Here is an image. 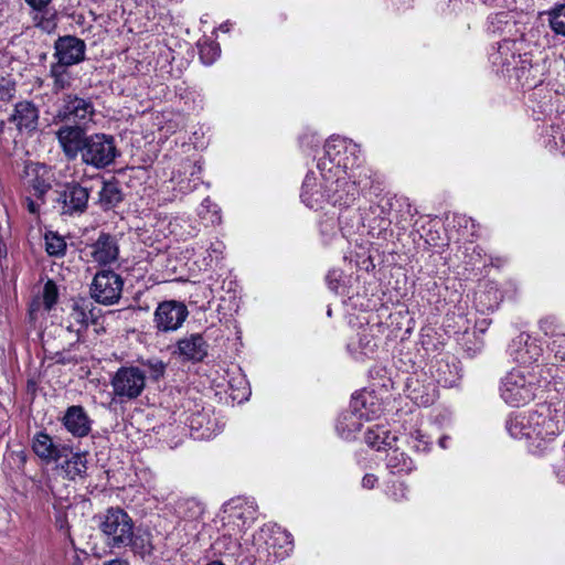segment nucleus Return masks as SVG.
<instances>
[{
  "label": "nucleus",
  "mask_w": 565,
  "mask_h": 565,
  "mask_svg": "<svg viewBox=\"0 0 565 565\" xmlns=\"http://www.w3.org/2000/svg\"><path fill=\"white\" fill-rule=\"evenodd\" d=\"M26 201H28L26 207H28L29 212L36 213L38 209H39L38 204L34 201H32L31 199H28Z\"/></svg>",
  "instance_id": "49530a36"
},
{
  "label": "nucleus",
  "mask_w": 565,
  "mask_h": 565,
  "mask_svg": "<svg viewBox=\"0 0 565 565\" xmlns=\"http://www.w3.org/2000/svg\"><path fill=\"white\" fill-rule=\"evenodd\" d=\"M225 513L230 522L244 531L256 520L257 507L253 500L236 499L227 504Z\"/></svg>",
  "instance_id": "6ab92c4d"
},
{
  "label": "nucleus",
  "mask_w": 565,
  "mask_h": 565,
  "mask_svg": "<svg viewBox=\"0 0 565 565\" xmlns=\"http://www.w3.org/2000/svg\"><path fill=\"white\" fill-rule=\"evenodd\" d=\"M396 441L397 437L384 425H373L365 433V443L376 450L392 449Z\"/></svg>",
  "instance_id": "a878e982"
},
{
  "label": "nucleus",
  "mask_w": 565,
  "mask_h": 565,
  "mask_svg": "<svg viewBox=\"0 0 565 565\" xmlns=\"http://www.w3.org/2000/svg\"><path fill=\"white\" fill-rule=\"evenodd\" d=\"M110 385L120 402L136 399L146 387V374L138 366H121L111 376Z\"/></svg>",
  "instance_id": "0eeeda50"
},
{
  "label": "nucleus",
  "mask_w": 565,
  "mask_h": 565,
  "mask_svg": "<svg viewBox=\"0 0 565 565\" xmlns=\"http://www.w3.org/2000/svg\"><path fill=\"white\" fill-rule=\"evenodd\" d=\"M122 200V194L116 183L105 182L99 191V204L104 210L115 207Z\"/></svg>",
  "instance_id": "2f4dec72"
},
{
  "label": "nucleus",
  "mask_w": 565,
  "mask_h": 565,
  "mask_svg": "<svg viewBox=\"0 0 565 565\" xmlns=\"http://www.w3.org/2000/svg\"><path fill=\"white\" fill-rule=\"evenodd\" d=\"M377 482V477L371 473H367L362 479V487L365 489H373Z\"/></svg>",
  "instance_id": "a18cd8bd"
},
{
  "label": "nucleus",
  "mask_w": 565,
  "mask_h": 565,
  "mask_svg": "<svg viewBox=\"0 0 565 565\" xmlns=\"http://www.w3.org/2000/svg\"><path fill=\"white\" fill-rule=\"evenodd\" d=\"M64 322L67 331L74 332L79 337L90 323L95 322L92 301L86 298L73 299L68 305Z\"/></svg>",
  "instance_id": "4468645a"
},
{
  "label": "nucleus",
  "mask_w": 565,
  "mask_h": 565,
  "mask_svg": "<svg viewBox=\"0 0 565 565\" xmlns=\"http://www.w3.org/2000/svg\"><path fill=\"white\" fill-rule=\"evenodd\" d=\"M347 149L345 139L330 138L324 145L326 158L320 159L318 163L326 186L332 192V195L329 196L332 205L349 206L361 194L359 186L347 177L348 163L342 162L340 158V154Z\"/></svg>",
  "instance_id": "f257e3e1"
},
{
  "label": "nucleus",
  "mask_w": 565,
  "mask_h": 565,
  "mask_svg": "<svg viewBox=\"0 0 565 565\" xmlns=\"http://www.w3.org/2000/svg\"><path fill=\"white\" fill-rule=\"evenodd\" d=\"M86 44L74 35L60 36L54 43L55 63L68 66L76 65L85 60Z\"/></svg>",
  "instance_id": "2eb2a0df"
},
{
  "label": "nucleus",
  "mask_w": 565,
  "mask_h": 565,
  "mask_svg": "<svg viewBox=\"0 0 565 565\" xmlns=\"http://www.w3.org/2000/svg\"><path fill=\"white\" fill-rule=\"evenodd\" d=\"M88 135L79 125L64 124L55 131L58 146L68 160H75L82 152Z\"/></svg>",
  "instance_id": "f8f14e48"
},
{
  "label": "nucleus",
  "mask_w": 565,
  "mask_h": 565,
  "mask_svg": "<svg viewBox=\"0 0 565 565\" xmlns=\"http://www.w3.org/2000/svg\"><path fill=\"white\" fill-rule=\"evenodd\" d=\"M118 245L109 234H102L92 245V257L100 265H107L115 262L118 257Z\"/></svg>",
  "instance_id": "b1692460"
},
{
  "label": "nucleus",
  "mask_w": 565,
  "mask_h": 565,
  "mask_svg": "<svg viewBox=\"0 0 565 565\" xmlns=\"http://www.w3.org/2000/svg\"><path fill=\"white\" fill-rule=\"evenodd\" d=\"M95 107L90 98H84L76 94H65L56 110L55 119L64 124L84 126L93 121Z\"/></svg>",
  "instance_id": "1a4fd4ad"
},
{
  "label": "nucleus",
  "mask_w": 565,
  "mask_h": 565,
  "mask_svg": "<svg viewBox=\"0 0 565 565\" xmlns=\"http://www.w3.org/2000/svg\"><path fill=\"white\" fill-rule=\"evenodd\" d=\"M174 512L183 521L195 522L201 519L204 507L195 498H180L174 503Z\"/></svg>",
  "instance_id": "cd10ccee"
},
{
  "label": "nucleus",
  "mask_w": 565,
  "mask_h": 565,
  "mask_svg": "<svg viewBox=\"0 0 565 565\" xmlns=\"http://www.w3.org/2000/svg\"><path fill=\"white\" fill-rule=\"evenodd\" d=\"M210 203H211V202H210V200H209V199H205V200L203 201V204H202V205H203V206H207Z\"/></svg>",
  "instance_id": "864d4df0"
},
{
  "label": "nucleus",
  "mask_w": 565,
  "mask_h": 565,
  "mask_svg": "<svg viewBox=\"0 0 565 565\" xmlns=\"http://www.w3.org/2000/svg\"><path fill=\"white\" fill-rule=\"evenodd\" d=\"M105 565H121V564L118 561H111V562H109L108 564H105Z\"/></svg>",
  "instance_id": "603ef678"
},
{
  "label": "nucleus",
  "mask_w": 565,
  "mask_h": 565,
  "mask_svg": "<svg viewBox=\"0 0 565 565\" xmlns=\"http://www.w3.org/2000/svg\"><path fill=\"white\" fill-rule=\"evenodd\" d=\"M209 344L200 333L183 337L177 342V352L186 361L201 362L207 355Z\"/></svg>",
  "instance_id": "4be33fe9"
},
{
  "label": "nucleus",
  "mask_w": 565,
  "mask_h": 565,
  "mask_svg": "<svg viewBox=\"0 0 565 565\" xmlns=\"http://www.w3.org/2000/svg\"><path fill=\"white\" fill-rule=\"evenodd\" d=\"M70 67L68 65L58 63H52L50 65L49 76L53 81L52 92L54 94L70 89L73 86L75 77Z\"/></svg>",
  "instance_id": "c85d7f7f"
},
{
  "label": "nucleus",
  "mask_w": 565,
  "mask_h": 565,
  "mask_svg": "<svg viewBox=\"0 0 565 565\" xmlns=\"http://www.w3.org/2000/svg\"><path fill=\"white\" fill-rule=\"evenodd\" d=\"M535 375L523 370H512L502 380L501 397L507 404L519 407L531 402L535 396Z\"/></svg>",
  "instance_id": "39448f33"
},
{
  "label": "nucleus",
  "mask_w": 565,
  "mask_h": 565,
  "mask_svg": "<svg viewBox=\"0 0 565 565\" xmlns=\"http://www.w3.org/2000/svg\"><path fill=\"white\" fill-rule=\"evenodd\" d=\"M360 398H354L353 402V412L351 414L344 415L343 420H339L338 423V430L344 438H349L352 431L359 430L361 424L358 422V419L365 418L366 420L377 417L381 409L377 407L376 409H372L371 413H369L366 408V404L369 399H373L374 397L372 395L369 396H361Z\"/></svg>",
  "instance_id": "dca6fc26"
},
{
  "label": "nucleus",
  "mask_w": 565,
  "mask_h": 565,
  "mask_svg": "<svg viewBox=\"0 0 565 565\" xmlns=\"http://www.w3.org/2000/svg\"><path fill=\"white\" fill-rule=\"evenodd\" d=\"M140 364L146 369L143 372L153 381H159L166 373L167 364L158 358L141 360Z\"/></svg>",
  "instance_id": "e433bc0d"
},
{
  "label": "nucleus",
  "mask_w": 565,
  "mask_h": 565,
  "mask_svg": "<svg viewBox=\"0 0 565 565\" xmlns=\"http://www.w3.org/2000/svg\"><path fill=\"white\" fill-rule=\"evenodd\" d=\"M221 29L225 30V31H228V28L224 26V25H221Z\"/></svg>",
  "instance_id": "6e6d98bb"
},
{
  "label": "nucleus",
  "mask_w": 565,
  "mask_h": 565,
  "mask_svg": "<svg viewBox=\"0 0 565 565\" xmlns=\"http://www.w3.org/2000/svg\"><path fill=\"white\" fill-rule=\"evenodd\" d=\"M379 347V341L374 334V326L361 327L348 342V351L355 360L372 356Z\"/></svg>",
  "instance_id": "f3484780"
},
{
  "label": "nucleus",
  "mask_w": 565,
  "mask_h": 565,
  "mask_svg": "<svg viewBox=\"0 0 565 565\" xmlns=\"http://www.w3.org/2000/svg\"><path fill=\"white\" fill-rule=\"evenodd\" d=\"M57 298V287L52 280H49L43 288V305L45 310L50 311L56 305Z\"/></svg>",
  "instance_id": "ea45409f"
},
{
  "label": "nucleus",
  "mask_w": 565,
  "mask_h": 565,
  "mask_svg": "<svg viewBox=\"0 0 565 565\" xmlns=\"http://www.w3.org/2000/svg\"><path fill=\"white\" fill-rule=\"evenodd\" d=\"M188 316L189 310L183 302L166 300L156 308L153 323L160 332H173L182 327Z\"/></svg>",
  "instance_id": "9b49d317"
},
{
  "label": "nucleus",
  "mask_w": 565,
  "mask_h": 565,
  "mask_svg": "<svg viewBox=\"0 0 565 565\" xmlns=\"http://www.w3.org/2000/svg\"><path fill=\"white\" fill-rule=\"evenodd\" d=\"M341 277H342L341 270H339V269L329 270V273H328V275L326 277V280H327V284H328L329 288L332 291H337L338 290Z\"/></svg>",
  "instance_id": "79ce46f5"
},
{
  "label": "nucleus",
  "mask_w": 565,
  "mask_h": 565,
  "mask_svg": "<svg viewBox=\"0 0 565 565\" xmlns=\"http://www.w3.org/2000/svg\"><path fill=\"white\" fill-rule=\"evenodd\" d=\"M40 110L30 100L19 102L14 105L9 121L13 122L19 131L34 132L39 126Z\"/></svg>",
  "instance_id": "aec40b11"
},
{
  "label": "nucleus",
  "mask_w": 565,
  "mask_h": 565,
  "mask_svg": "<svg viewBox=\"0 0 565 565\" xmlns=\"http://www.w3.org/2000/svg\"><path fill=\"white\" fill-rule=\"evenodd\" d=\"M323 186L322 191V185L318 184L313 177L307 175L302 184V202L310 209H322L326 202H330L329 196L332 195L326 184Z\"/></svg>",
  "instance_id": "5701e85b"
},
{
  "label": "nucleus",
  "mask_w": 565,
  "mask_h": 565,
  "mask_svg": "<svg viewBox=\"0 0 565 565\" xmlns=\"http://www.w3.org/2000/svg\"><path fill=\"white\" fill-rule=\"evenodd\" d=\"M273 542H266L270 547L274 548V554L276 557H284L287 555L288 550L280 551L284 546L279 545V550H276V543H279L282 541L285 544L290 545L291 542L289 541V535L281 531L280 529H277L276 531H273V535L270 537Z\"/></svg>",
  "instance_id": "58836bf2"
},
{
  "label": "nucleus",
  "mask_w": 565,
  "mask_h": 565,
  "mask_svg": "<svg viewBox=\"0 0 565 565\" xmlns=\"http://www.w3.org/2000/svg\"><path fill=\"white\" fill-rule=\"evenodd\" d=\"M221 29L225 30V31H228V28L224 26V25H221Z\"/></svg>",
  "instance_id": "5fc2aeb1"
},
{
  "label": "nucleus",
  "mask_w": 565,
  "mask_h": 565,
  "mask_svg": "<svg viewBox=\"0 0 565 565\" xmlns=\"http://www.w3.org/2000/svg\"><path fill=\"white\" fill-rule=\"evenodd\" d=\"M221 29L225 30V31H228V28L224 26V25H221Z\"/></svg>",
  "instance_id": "4d7b16f0"
},
{
  "label": "nucleus",
  "mask_w": 565,
  "mask_h": 565,
  "mask_svg": "<svg viewBox=\"0 0 565 565\" xmlns=\"http://www.w3.org/2000/svg\"><path fill=\"white\" fill-rule=\"evenodd\" d=\"M62 423L74 437H85L92 430V419L81 405L70 406L62 418Z\"/></svg>",
  "instance_id": "412c9836"
},
{
  "label": "nucleus",
  "mask_w": 565,
  "mask_h": 565,
  "mask_svg": "<svg viewBox=\"0 0 565 565\" xmlns=\"http://www.w3.org/2000/svg\"><path fill=\"white\" fill-rule=\"evenodd\" d=\"M124 281L121 277L113 270H102L94 277L90 294L99 303L114 305L121 297Z\"/></svg>",
  "instance_id": "9d476101"
},
{
  "label": "nucleus",
  "mask_w": 565,
  "mask_h": 565,
  "mask_svg": "<svg viewBox=\"0 0 565 565\" xmlns=\"http://www.w3.org/2000/svg\"><path fill=\"white\" fill-rule=\"evenodd\" d=\"M32 450L46 465L58 463L64 457H68L72 447L55 441L47 433L39 431L33 436Z\"/></svg>",
  "instance_id": "ddd939ff"
},
{
  "label": "nucleus",
  "mask_w": 565,
  "mask_h": 565,
  "mask_svg": "<svg viewBox=\"0 0 565 565\" xmlns=\"http://www.w3.org/2000/svg\"><path fill=\"white\" fill-rule=\"evenodd\" d=\"M99 529L110 548L126 547L132 542V519L120 508H109L100 516Z\"/></svg>",
  "instance_id": "20e7f679"
},
{
  "label": "nucleus",
  "mask_w": 565,
  "mask_h": 565,
  "mask_svg": "<svg viewBox=\"0 0 565 565\" xmlns=\"http://www.w3.org/2000/svg\"><path fill=\"white\" fill-rule=\"evenodd\" d=\"M565 342L559 341V339H555L552 342V351L555 353V358L561 361H565V349H563Z\"/></svg>",
  "instance_id": "37998d69"
},
{
  "label": "nucleus",
  "mask_w": 565,
  "mask_h": 565,
  "mask_svg": "<svg viewBox=\"0 0 565 565\" xmlns=\"http://www.w3.org/2000/svg\"><path fill=\"white\" fill-rule=\"evenodd\" d=\"M551 29L559 35L565 36V4H559L548 12Z\"/></svg>",
  "instance_id": "c9c22d12"
},
{
  "label": "nucleus",
  "mask_w": 565,
  "mask_h": 565,
  "mask_svg": "<svg viewBox=\"0 0 565 565\" xmlns=\"http://www.w3.org/2000/svg\"><path fill=\"white\" fill-rule=\"evenodd\" d=\"M507 429L514 439H525L533 450H541L561 431L558 420L548 408L519 414L507 422Z\"/></svg>",
  "instance_id": "f03ea898"
},
{
  "label": "nucleus",
  "mask_w": 565,
  "mask_h": 565,
  "mask_svg": "<svg viewBox=\"0 0 565 565\" xmlns=\"http://www.w3.org/2000/svg\"><path fill=\"white\" fill-rule=\"evenodd\" d=\"M32 171L34 178L31 181V186L36 198L43 201L44 195L52 188V172L45 164H35Z\"/></svg>",
  "instance_id": "c756f323"
},
{
  "label": "nucleus",
  "mask_w": 565,
  "mask_h": 565,
  "mask_svg": "<svg viewBox=\"0 0 565 565\" xmlns=\"http://www.w3.org/2000/svg\"><path fill=\"white\" fill-rule=\"evenodd\" d=\"M510 354L513 360L520 364H532L536 362L543 353L542 345L537 340L532 339L529 334L521 333L510 345Z\"/></svg>",
  "instance_id": "a211bd4d"
},
{
  "label": "nucleus",
  "mask_w": 565,
  "mask_h": 565,
  "mask_svg": "<svg viewBox=\"0 0 565 565\" xmlns=\"http://www.w3.org/2000/svg\"><path fill=\"white\" fill-rule=\"evenodd\" d=\"M449 437L448 436H443L441 438H439V446L441 448H447V441H448Z\"/></svg>",
  "instance_id": "09e8293b"
},
{
  "label": "nucleus",
  "mask_w": 565,
  "mask_h": 565,
  "mask_svg": "<svg viewBox=\"0 0 565 565\" xmlns=\"http://www.w3.org/2000/svg\"><path fill=\"white\" fill-rule=\"evenodd\" d=\"M347 177L352 183L359 186L360 193L372 189V172L367 168H358V171H352V173L347 174Z\"/></svg>",
  "instance_id": "72a5a7b5"
},
{
  "label": "nucleus",
  "mask_w": 565,
  "mask_h": 565,
  "mask_svg": "<svg viewBox=\"0 0 565 565\" xmlns=\"http://www.w3.org/2000/svg\"><path fill=\"white\" fill-rule=\"evenodd\" d=\"M15 94V84L9 81H3L0 83V100L9 102L14 97Z\"/></svg>",
  "instance_id": "a19ab883"
},
{
  "label": "nucleus",
  "mask_w": 565,
  "mask_h": 565,
  "mask_svg": "<svg viewBox=\"0 0 565 565\" xmlns=\"http://www.w3.org/2000/svg\"><path fill=\"white\" fill-rule=\"evenodd\" d=\"M60 468L64 472V477L68 480L83 479L87 471V460L85 454L71 452L68 457H64L58 462Z\"/></svg>",
  "instance_id": "bb28decb"
},
{
  "label": "nucleus",
  "mask_w": 565,
  "mask_h": 565,
  "mask_svg": "<svg viewBox=\"0 0 565 565\" xmlns=\"http://www.w3.org/2000/svg\"><path fill=\"white\" fill-rule=\"evenodd\" d=\"M491 61L499 71L509 76L514 77L522 86L535 85L531 81L532 62L527 54H520L516 43L511 40L502 41L495 53L491 55Z\"/></svg>",
  "instance_id": "7ed1b4c3"
},
{
  "label": "nucleus",
  "mask_w": 565,
  "mask_h": 565,
  "mask_svg": "<svg viewBox=\"0 0 565 565\" xmlns=\"http://www.w3.org/2000/svg\"><path fill=\"white\" fill-rule=\"evenodd\" d=\"M34 11V25L50 33L56 28L55 13L47 7L51 0H24Z\"/></svg>",
  "instance_id": "393cba45"
},
{
  "label": "nucleus",
  "mask_w": 565,
  "mask_h": 565,
  "mask_svg": "<svg viewBox=\"0 0 565 565\" xmlns=\"http://www.w3.org/2000/svg\"><path fill=\"white\" fill-rule=\"evenodd\" d=\"M45 249L50 256H63L66 250V243L62 236L49 232L45 235Z\"/></svg>",
  "instance_id": "f704fd0d"
},
{
  "label": "nucleus",
  "mask_w": 565,
  "mask_h": 565,
  "mask_svg": "<svg viewBox=\"0 0 565 565\" xmlns=\"http://www.w3.org/2000/svg\"><path fill=\"white\" fill-rule=\"evenodd\" d=\"M412 437L415 439V441H417V444L414 445L415 448H417L418 450H426L427 447H428V441L425 440V435L422 434V431L419 430H416Z\"/></svg>",
  "instance_id": "c03bdc74"
},
{
  "label": "nucleus",
  "mask_w": 565,
  "mask_h": 565,
  "mask_svg": "<svg viewBox=\"0 0 565 565\" xmlns=\"http://www.w3.org/2000/svg\"><path fill=\"white\" fill-rule=\"evenodd\" d=\"M386 466L393 472H409L413 469V460L397 448L390 449Z\"/></svg>",
  "instance_id": "7c9ffc66"
},
{
  "label": "nucleus",
  "mask_w": 565,
  "mask_h": 565,
  "mask_svg": "<svg viewBox=\"0 0 565 565\" xmlns=\"http://www.w3.org/2000/svg\"><path fill=\"white\" fill-rule=\"evenodd\" d=\"M200 418H201V416H200V415H199L198 417H195V418H192L191 424H190V425H191V428H193V429H194V428H195V429H198V428L201 426V420H200Z\"/></svg>",
  "instance_id": "de8ad7c7"
},
{
  "label": "nucleus",
  "mask_w": 565,
  "mask_h": 565,
  "mask_svg": "<svg viewBox=\"0 0 565 565\" xmlns=\"http://www.w3.org/2000/svg\"><path fill=\"white\" fill-rule=\"evenodd\" d=\"M540 330L551 338L559 339L565 342V333L562 331V324L555 316H546L539 321Z\"/></svg>",
  "instance_id": "473e14b6"
},
{
  "label": "nucleus",
  "mask_w": 565,
  "mask_h": 565,
  "mask_svg": "<svg viewBox=\"0 0 565 565\" xmlns=\"http://www.w3.org/2000/svg\"><path fill=\"white\" fill-rule=\"evenodd\" d=\"M394 487H396L402 492V497H404V490H405L404 484L403 483H398V484H394Z\"/></svg>",
  "instance_id": "8fccbe9b"
},
{
  "label": "nucleus",
  "mask_w": 565,
  "mask_h": 565,
  "mask_svg": "<svg viewBox=\"0 0 565 565\" xmlns=\"http://www.w3.org/2000/svg\"><path fill=\"white\" fill-rule=\"evenodd\" d=\"M200 58L203 64L211 65L220 56V47L213 42H204L199 46Z\"/></svg>",
  "instance_id": "4c0bfd02"
},
{
  "label": "nucleus",
  "mask_w": 565,
  "mask_h": 565,
  "mask_svg": "<svg viewBox=\"0 0 565 565\" xmlns=\"http://www.w3.org/2000/svg\"><path fill=\"white\" fill-rule=\"evenodd\" d=\"M207 565H224V564L220 561H213V562L209 563Z\"/></svg>",
  "instance_id": "3c124183"
},
{
  "label": "nucleus",
  "mask_w": 565,
  "mask_h": 565,
  "mask_svg": "<svg viewBox=\"0 0 565 565\" xmlns=\"http://www.w3.org/2000/svg\"><path fill=\"white\" fill-rule=\"evenodd\" d=\"M54 207L62 215L82 214L86 211L89 199V190L78 182H65L54 191Z\"/></svg>",
  "instance_id": "6e6552de"
},
{
  "label": "nucleus",
  "mask_w": 565,
  "mask_h": 565,
  "mask_svg": "<svg viewBox=\"0 0 565 565\" xmlns=\"http://www.w3.org/2000/svg\"><path fill=\"white\" fill-rule=\"evenodd\" d=\"M118 154L115 138L111 135L97 132L88 135L79 156L84 164L99 170L114 163Z\"/></svg>",
  "instance_id": "423d86ee"
}]
</instances>
